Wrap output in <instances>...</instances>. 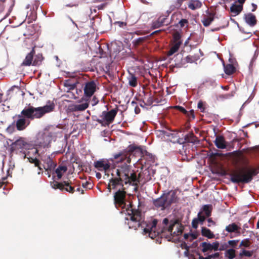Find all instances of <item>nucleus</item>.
Listing matches in <instances>:
<instances>
[{"instance_id": "obj_49", "label": "nucleus", "mask_w": 259, "mask_h": 259, "mask_svg": "<svg viewBox=\"0 0 259 259\" xmlns=\"http://www.w3.org/2000/svg\"><path fill=\"white\" fill-rule=\"evenodd\" d=\"M207 221L209 223L207 225L208 227H211V225L214 226L215 225V223L211 218L208 219Z\"/></svg>"}, {"instance_id": "obj_19", "label": "nucleus", "mask_w": 259, "mask_h": 259, "mask_svg": "<svg viewBox=\"0 0 259 259\" xmlns=\"http://www.w3.org/2000/svg\"><path fill=\"white\" fill-rule=\"evenodd\" d=\"M34 53L35 52L34 49H32V50L26 55L24 60L23 61L22 63V65L30 66L32 63V61Z\"/></svg>"}, {"instance_id": "obj_39", "label": "nucleus", "mask_w": 259, "mask_h": 259, "mask_svg": "<svg viewBox=\"0 0 259 259\" xmlns=\"http://www.w3.org/2000/svg\"><path fill=\"white\" fill-rule=\"evenodd\" d=\"M184 237L185 239L189 240L190 241L196 238V236L192 234H185Z\"/></svg>"}, {"instance_id": "obj_6", "label": "nucleus", "mask_w": 259, "mask_h": 259, "mask_svg": "<svg viewBox=\"0 0 259 259\" xmlns=\"http://www.w3.org/2000/svg\"><path fill=\"white\" fill-rule=\"evenodd\" d=\"M37 156H40L41 160L44 162V167L46 170L51 171L53 170L56 166V164L54 163L49 155H40L39 154V152H38V154H34V157H28V159L30 162L34 163L36 166H38L39 161L37 159Z\"/></svg>"}, {"instance_id": "obj_33", "label": "nucleus", "mask_w": 259, "mask_h": 259, "mask_svg": "<svg viewBox=\"0 0 259 259\" xmlns=\"http://www.w3.org/2000/svg\"><path fill=\"white\" fill-rule=\"evenodd\" d=\"M52 187L53 189H59L61 190H64V183H59L57 182H55L53 184H52Z\"/></svg>"}, {"instance_id": "obj_13", "label": "nucleus", "mask_w": 259, "mask_h": 259, "mask_svg": "<svg viewBox=\"0 0 259 259\" xmlns=\"http://www.w3.org/2000/svg\"><path fill=\"white\" fill-rule=\"evenodd\" d=\"M117 114L115 109H112L108 112L103 111L102 113L103 119L108 122H112Z\"/></svg>"}, {"instance_id": "obj_18", "label": "nucleus", "mask_w": 259, "mask_h": 259, "mask_svg": "<svg viewBox=\"0 0 259 259\" xmlns=\"http://www.w3.org/2000/svg\"><path fill=\"white\" fill-rule=\"evenodd\" d=\"M215 146L219 149H225L226 148V143L223 136H217L214 141Z\"/></svg>"}, {"instance_id": "obj_17", "label": "nucleus", "mask_w": 259, "mask_h": 259, "mask_svg": "<svg viewBox=\"0 0 259 259\" xmlns=\"http://www.w3.org/2000/svg\"><path fill=\"white\" fill-rule=\"evenodd\" d=\"M244 19L246 23L250 26H253L256 24V21L255 17L252 13L245 14Z\"/></svg>"}, {"instance_id": "obj_50", "label": "nucleus", "mask_w": 259, "mask_h": 259, "mask_svg": "<svg viewBox=\"0 0 259 259\" xmlns=\"http://www.w3.org/2000/svg\"><path fill=\"white\" fill-rule=\"evenodd\" d=\"M186 60L188 63H192L194 61V59L192 58L191 56H187L186 58Z\"/></svg>"}, {"instance_id": "obj_4", "label": "nucleus", "mask_w": 259, "mask_h": 259, "mask_svg": "<svg viewBox=\"0 0 259 259\" xmlns=\"http://www.w3.org/2000/svg\"><path fill=\"white\" fill-rule=\"evenodd\" d=\"M30 145L27 143L25 139L23 138H20L15 142H12L10 144V153L12 154V153L16 152H18L20 151V152L24 154V158H27L30 157L29 155L32 154H38L39 150L36 148H33L30 149L27 153H26L25 150L29 149L30 148Z\"/></svg>"}, {"instance_id": "obj_53", "label": "nucleus", "mask_w": 259, "mask_h": 259, "mask_svg": "<svg viewBox=\"0 0 259 259\" xmlns=\"http://www.w3.org/2000/svg\"><path fill=\"white\" fill-rule=\"evenodd\" d=\"M179 108L180 110L182 112H183V113H186L187 112V111L186 110V109L185 108H184L183 107H179Z\"/></svg>"}, {"instance_id": "obj_55", "label": "nucleus", "mask_w": 259, "mask_h": 259, "mask_svg": "<svg viewBox=\"0 0 259 259\" xmlns=\"http://www.w3.org/2000/svg\"><path fill=\"white\" fill-rule=\"evenodd\" d=\"M12 142V141L10 139L7 140L6 143H4L5 146H6V145H9V143Z\"/></svg>"}, {"instance_id": "obj_9", "label": "nucleus", "mask_w": 259, "mask_h": 259, "mask_svg": "<svg viewBox=\"0 0 259 259\" xmlns=\"http://www.w3.org/2000/svg\"><path fill=\"white\" fill-rule=\"evenodd\" d=\"M162 196L167 207H169L172 203H176L178 201L176 192L175 191L171 190L165 193Z\"/></svg>"}, {"instance_id": "obj_29", "label": "nucleus", "mask_w": 259, "mask_h": 259, "mask_svg": "<svg viewBox=\"0 0 259 259\" xmlns=\"http://www.w3.org/2000/svg\"><path fill=\"white\" fill-rule=\"evenodd\" d=\"M224 67L225 72L228 75L232 74L235 70V68L232 64H224Z\"/></svg>"}, {"instance_id": "obj_30", "label": "nucleus", "mask_w": 259, "mask_h": 259, "mask_svg": "<svg viewBox=\"0 0 259 259\" xmlns=\"http://www.w3.org/2000/svg\"><path fill=\"white\" fill-rule=\"evenodd\" d=\"M202 210L204 212L206 217H208L211 215L212 205L210 204L204 205L202 207Z\"/></svg>"}, {"instance_id": "obj_36", "label": "nucleus", "mask_w": 259, "mask_h": 259, "mask_svg": "<svg viewBox=\"0 0 259 259\" xmlns=\"http://www.w3.org/2000/svg\"><path fill=\"white\" fill-rule=\"evenodd\" d=\"M64 189L69 192L72 193L73 192V188L70 185V184L67 181H64Z\"/></svg>"}, {"instance_id": "obj_42", "label": "nucleus", "mask_w": 259, "mask_h": 259, "mask_svg": "<svg viewBox=\"0 0 259 259\" xmlns=\"http://www.w3.org/2000/svg\"><path fill=\"white\" fill-rule=\"evenodd\" d=\"M188 23V21L187 19H183L179 21V24H180L181 27H183L185 26L186 24H187Z\"/></svg>"}, {"instance_id": "obj_3", "label": "nucleus", "mask_w": 259, "mask_h": 259, "mask_svg": "<svg viewBox=\"0 0 259 259\" xmlns=\"http://www.w3.org/2000/svg\"><path fill=\"white\" fill-rule=\"evenodd\" d=\"M55 105L53 103L49 102L43 107L35 108L32 106L24 108L22 111V114L24 115L27 118L34 119L41 117L46 113H49L53 110Z\"/></svg>"}, {"instance_id": "obj_28", "label": "nucleus", "mask_w": 259, "mask_h": 259, "mask_svg": "<svg viewBox=\"0 0 259 259\" xmlns=\"http://www.w3.org/2000/svg\"><path fill=\"white\" fill-rule=\"evenodd\" d=\"M128 81V84L132 87H135L137 85V77L133 74H130L129 76L127 77Z\"/></svg>"}, {"instance_id": "obj_43", "label": "nucleus", "mask_w": 259, "mask_h": 259, "mask_svg": "<svg viewBox=\"0 0 259 259\" xmlns=\"http://www.w3.org/2000/svg\"><path fill=\"white\" fill-rule=\"evenodd\" d=\"M249 245H250V242L248 240H243L241 241V242L240 243V246H243L246 247L249 246Z\"/></svg>"}, {"instance_id": "obj_54", "label": "nucleus", "mask_w": 259, "mask_h": 259, "mask_svg": "<svg viewBox=\"0 0 259 259\" xmlns=\"http://www.w3.org/2000/svg\"><path fill=\"white\" fill-rule=\"evenodd\" d=\"M117 23L120 27H122L123 25H125V23L123 22H117Z\"/></svg>"}, {"instance_id": "obj_14", "label": "nucleus", "mask_w": 259, "mask_h": 259, "mask_svg": "<svg viewBox=\"0 0 259 259\" xmlns=\"http://www.w3.org/2000/svg\"><path fill=\"white\" fill-rule=\"evenodd\" d=\"M89 106L87 102L78 104H72L69 106V109L72 111H82L85 110Z\"/></svg>"}, {"instance_id": "obj_40", "label": "nucleus", "mask_w": 259, "mask_h": 259, "mask_svg": "<svg viewBox=\"0 0 259 259\" xmlns=\"http://www.w3.org/2000/svg\"><path fill=\"white\" fill-rule=\"evenodd\" d=\"M219 244L218 241L213 242L211 244L212 250L218 251L219 249Z\"/></svg>"}, {"instance_id": "obj_48", "label": "nucleus", "mask_w": 259, "mask_h": 259, "mask_svg": "<svg viewBox=\"0 0 259 259\" xmlns=\"http://www.w3.org/2000/svg\"><path fill=\"white\" fill-rule=\"evenodd\" d=\"M197 107H198V108L200 109L202 112L204 111V108H203V104L202 102L200 101L198 102V103L197 104Z\"/></svg>"}, {"instance_id": "obj_47", "label": "nucleus", "mask_w": 259, "mask_h": 259, "mask_svg": "<svg viewBox=\"0 0 259 259\" xmlns=\"http://www.w3.org/2000/svg\"><path fill=\"white\" fill-rule=\"evenodd\" d=\"M82 187L85 188L91 189L92 187V184L88 182L82 183Z\"/></svg>"}, {"instance_id": "obj_52", "label": "nucleus", "mask_w": 259, "mask_h": 259, "mask_svg": "<svg viewBox=\"0 0 259 259\" xmlns=\"http://www.w3.org/2000/svg\"><path fill=\"white\" fill-rule=\"evenodd\" d=\"M135 113H136V114H138V113H140V109L138 107L136 106V107L135 108Z\"/></svg>"}, {"instance_id": "obj_45", "label": "nucleus", "mask_w": 259, "mask_h": 259, "mask_svg": "<svg viewBox=\"0 0 259 259\" xmlns=\"http://www.w3.org/2000/svg\"><path fill=\"white\" fill-rule=\"evenodd\" d=\"M238 242V240H229L227 243H228V245H230L234 247L237 245V243Z\"/></svg>"}, {"instance_id": "obj_41", "label": "nucleus", "mask_w": 259, "mask_h": 259, "mask_svg": "<svg viewBox=\"0 0 259 259\" xmlns=\"http://www.w3.org/2000/svg\"><path fill=\"white\" fill-rule=\"evenodd\" d=\"M144 37H139L137 39H134L133 42L134 45L137 46L140 44L144 40Z\"/></svg>"}, {"instance_id": "obj_58", "label": "nucleus", "mask_w": 259, "mask_h": 259, "mask_svg": "<svg viewBox=\"0 0 259 259\" xmlns=\"http://www.w3.org/2000/svg\"><path fill=\"white\" fill-rule=\"evenodd\" d=\"M219 30H220V28L219 27H217V28H215L214 29H212L211 31H218Z\"/></svg>"}, {"instance_id": "obj_44", "label": "nucleus", "mask_w": 259, "mask_h": 259, "mask_svg": "<svg viewBox=\"0 0 259 259\" xmlns=\"http://www.w3.org/2000/svg\"><path fill=\"white\" fill-rule=\"evenodd\" d=\"M198 223L199 222L198 221L196 218L194 219L192 222V226L193 228L197 229L198 227Z\"/></svg>"}, {"instance_id": "obj_37", "label": "nucleus", "mask_w": 259, "mask_h": 259, "mask_svg": "<svg viewBox=\"0 0 259 259\" xmlns=\"http://www.w3.org/2000/svg\"><path fill=\"white\" fill-rule=\"evenodd\" d=\"M228 248V244L227 243H221L219 244V250H227Z\"/></svg>"}, {"instance_id": "obj_61", "label": "nucleus", "mask_w": 259, "mask_h": 259, "mask_svg": "<svg viewBox=\"0 0 259 259\" xmlns=\"http://www.w3.org/2000/svg\"><path fill=\"white\" fill-rule=\"evenodd\" d=\"M93 99L94 100V103L93 104V105L94 106V105H96L98 103V101H96V100H95L96 98L95 97H94Z\"/></svg>"}, {"instance_id": "obj_32", "label": "nucleus", "mask_w": 259, "mask_h": 259, "mask_svg": "<svg viewBox=\"0 0 259 259\" xmlns=\"http://www.w3.org/2000/svg\"><path fill=\"white\" fill-rule=\"evenodd\" d=\"M225 255L228 259H233L235 257V251L233 248L228 249L226 250Z\"/></svg>"}, {"instance_id": "obj_59", "label": "nucleus", "mask_w": 259, "mask_h": 259, "mask_svg": "<svg viewBox=\"0 0 259 259\" xmlns=\"http://www.w3.org/2000/svg\"><path fill=\"white\" fill-rule=\"evenodd\" d=\"M96 177H97V178H98V179L101 178V174H100V173H99V172H98V173H97V174H96Z\"/></svg>"}, {"instance_id": "obj_38", "label": "nucleus", "mask_w": 259, "mask_h": 259, "mask_svg": "<svg viewBox=\"0 0 259 259\" xmlns=\"http://www.w3.org/2000/svg\"><path fill=\"white\" fill-rule=\"evenodd\" d=\"M198 218H196L198 221L202 225L205 220V217L201 215V212H199L197 215Z\"/></svg>"}, {"instance_id": "obj_31", "label": "nucleus", "mask_w": 259, "mask_h": 259, "mask_svg": "<svg viewBox=\"0 0 259 259\" xmlns=\"http://www.w3.org/2000/svg\"><path fill=\"white\" fill-rule=\"evenodd\" d=\"M114 158L115 159H117L118 158H120V160L121 161H125L127 163H130L131 162V158L129 156H126L124 154H115L114 156Z\"/></svg>"}, {"instance_id": "obj_46", "label": "nucleus", "mask_w": 259, "mask_h": 259, "mask_svg": "<svg viewBox=\"0 0 259 259\" xmlns=\"http://www.w3.org/2000/svg\"><path fill=\"white\" fill-rule=\"evenodd\" d=\"M15 128L14 125H10L7 128V132L9 134H11L13 132Z\"/></svg>"}, {"instance_id": "obj_25", "label": "nucleus", "mask_w": 259, "mask_h": 259, "mask_svg": "<svg viewBox=\"0 0 259 259\" xmlns=\"http://www.w3.org/2000/svg\"><path fill=\"white\" fill-rule=\"evenodd\" d=\"M202 6V3L198 0H193L189 2L188 4V8L192 10H196L200 8Z\"/></svg>"}, {"instance_id": "obj_23", "label": "nucleus", "mask_w": 259, "mask_h": 259, "mask_svg": "<svg viewBox=\"0 0 259 259\" xmlns=\"http://www.w3.org/2000/svg\"><path fill=\"white\" fill-rule=\"evenodd\" d=\"M201 234L203 236L209 239H212L215 237L214 234L209 229L204 227L201 228Z\"/></svg>"}, {"instance_id": "obj_22", "label": "nucleus", "mask_w": 259, "mask_h": 259, "mask_svg": "<svg viewBox=\"0 0 259 259\" xmlns=\"http://www.w3.org/2000/svg\"><path fill=\"white\" fill-rule=\"evenodd\" d=\"M67 166L65 165H60L56 168L55 173L57 175L58 180L62 178L63 175L67 171Z\"/></svg>"}, {"instance_id": "obj_10", "label": "nucleus", "mask_w": 259, "mask_h": 259, "mask_svg": "<svg viewBox=\"0 0 259 259\" xmlns=\"http://www.w3.org/2000/svg\"><path fill=\"white\" fill-rule=\"evenodd\" d=\"M169 12L167 11L165 15H162L159 16L158 19L153 21L152 24V27L153 29H156L160 27L161 26L167 25L168 23L167 20V16L169 15Z\"/></svg>"}, {"instance_id": "obj_35", "label": "nucleus", "mask_w": 259, "mask_h": 259, "mask_svg": "<svg viewBox=\"0 0 259 259\" xmlns=\"http://www.w3.org/2000/svg\"><path fill=\"white\" fill-rule=\"evenodd\" d=\"M239 254L240 257H250L252 255V252L244 249H242L240 251Z\"/></svg>"}, {"instance_id": "obj_21", "label": "nucleus", "mask_w": 259, "mask_h": 259, "mask_svg": "<svg viewBox=\"0 0 259 259\" xmlns=\"http://www.w3.org/2000/svg\"><path fill=\"white\" fill-rule=\"evenodd\" d=\"M214 20V15L213 14H209L205 15L202 20V23L205 27L208 26Z\"/></svg>"}, {"instance_id": "obj_27", "label": "nucleus", "mask_w": 259, "mask_h": 259, "mask_svg": "<svg viewBox=\"0 0 259 259\" xmlns=\"http://www.w3.org/2000/svg\"><path fill=\"white\" fill-rule=\"evenodd\" d=\"M201 248V250L203 252H205L208 251H212L211 244L208 242H203L200 244V245Z\"/></svg>"}, {"instance_id": "obj_1", "label": "nucleus", "mask_w": 259, "mask_h": 259, "mask_svg": "<svg viewBox=\"0 0 259 259\" xmlns=\"http://www.w3.org/2000/svg\"><path fill=\"white\" fill-rule=\"evenodd\" d=\"M113 178L110 180L108 185L109 192L111 189H118L114 194V200L116 207L121 209V213H124L126 217L125 222L129 228L135 230L140 229L142 233L148 235L152 239L160 235V233L167 232L172 237L168 238L169 241H173L176 239L173 237L181 235L182 230L178 228L179 224L176 221H170L167 218H165L162 222V227L157 229V220L153 219L151 221H143L142 213L138 209L133 208L130 201L125 199V192L123 189V182L125 184H130L134 186H137L139 179L136 174L131 170L129 165L126 163L122 164L117 168L112 170Z\"/></svg>"}, {"instance_id": "obj_16", "label": "nucleus", "mask_w": 259, "mask_h": 259, "mask_svg": "<svg viewBox=\"0 0 259 259\" xmlns=\"http://www.w3.org/2000/svg\"><path fill=\"white\" fill-rule=\"evenodd\" d=\"M196 141V137L193 134L190 133L185 136L184 139H181V140H178V143L181 144L184 143H195Z\"/></svg>"}, {"instance_id": "obj_8", "label": "nucleus", "mask_w": 259, "mask_h": 259, "mask_svg": "<svg viewBox=\"0 0 259 259\" xmlns=\"http://www.w3.org/2000/svg\"><path fill=\"white\" fill-rule=\"evenodd\" d=\"M94 165L99 171L106 172L111 166L109 160L106 159H102L94 162Z\"/></svg>"}, {"instance_id": "obj_24", "label": "nucleus", "mask_w": 259, "mask_h": 259, "mask_svg": "<svg viewBox=\"0 0 259 259\" xmlns=\"http://www.w3.org/2000/svg\"><path fill=\"white\" fill-rule=\"evenodd\" d=\"M181 44L182 42L181 41L177 40L168 51L167 53L168 56H171L176 52H177L178 51Z\"/></svg>"}, {"instance_id": "obj_5", "label": "nucleus", "mask_w": 259, "mask_h": 259, "mask_svg": "<svg viewBox=\"0 0 259 259\" xmlns=\"http://www.w3.org/2000/svg\"><path fill=\"white\" fill-rule=\"evenodd\" d=\"M52 130L53 127H50L39 132L36 135L35 146L43 148L48 147L54 136V132Z\"/></svg>"}, {"instance_id": "obj_11", "label": "nucleus", "mask_w": 259, "mask_h": 259, "mask_svg": "<svg viewBox=\"0 0 259 259\" xmlns=\"http://www.w3.org/2000/svg\"><path fill=\"white\" fill-rule=\"evenodd\" d=\"M96 89V84L94 81L86 82L83 88L84 95L87 97H91Z\"/></svg>"}, {"instance_id": "obj_57", "label": "nucleus", "mask_w": 259, "mask_h": 259, "mask_svg": "<svg viewBox=\"0 0 259 259\" xmlns=\"http://www.w3.org/2000/svg\"><path fill=\"white\" fill-rule=\"evenodd\" d=\"M252 6L253 7V9L252 10V11L253 12L256 9V5L254 4H252Z\"/></svg>"}, {"instance_id": "obj_62", "label": "nucleus", "mask_w": 259, "mask_h": 259, "mask_svg": "<svg viewBox=\"0 0 259 259\" xmlns=\"http://www.w3.org/2000/svg\"><path fill=\"white\" fill-rule=\"evenodd\" d=\"M3 139H4V136L2 134H0V140H2Z\"/></svg>"}, {"instance_id": "obj_64", "label": "nucleus", "mask_w": 259, "mask_h": 259, "mask_svg": "<svg viewBox=\"0 0 259 259\" xmlns=\"http://www.w3.org/2000/svg\"><path fill=\"white\" fill-rule=\"evenodd\" d=\"M2 101V94H0V103H1Z\"/></svg>"}, {"instance_id": "obj_63", "label": "nucleus", "mask_w": 259, "mask_h": 259, "mask_svg": "<svg viewBox=\"0 0 259 259\" xmlns=\"http://www.w3.org/2000/svg\"><path fill=\"white\" fill-rule=\"evenodd\" d=\"M199 259H209L207 257H203L202 256H199Z\"/></svg>"}, {"instance_id": "obj_15", "label": "nucleus", "mask_w": 259, "mask_h": 259, "mask_svg": "<svg viewBox=\"0 0 259 259\" xmlns=\"http://www.w3.org/2000/svg\"><path fill=\"white\" fill-rule=\"evenodd\" d=\"M153 203L155 207L160 208L161 210H164L168 207L162 195L160 198L154 200Z\"/></svg>"}, {"instance_id": "obj_60", "label": "nucleus", "mask_w": 259, "mask_h": 259, "mask_svg": "<svg viewBox=\"0 0 259 259\" xmlns=\"http://www.w3.org/2000/svg\"><path fill=\"white\" fill-rule=\"evenodd\" d=\"M184 254H185V256H186V257H187V256H188V249L184 251Z\"/></svg>"}, {"instance_id": "obj_26", "label": "nucleus", "mask_w": 259, "mask_h": 259, "mask_svg": "<svg viewBox=\"0 0 259 259\" xmlns=\"http://www.w3.org/2000/svg\"><path fill=\"white\" fill-rule=\"evenodd\" d=\"M239 229L240 227L235 223H232L226 227L225 230L228 233L239 232Z\"/></svg>"}, {"instance_id": "obj_2", "label": "nucleus", "mask_w": 259, "mask_h": 259, "mask_svg": "<svg viewBox=\"0 0 259 259\" xmlns=\"http://www.w3.org/2000/svg\"><path fill=\"white\" fill-rule=\"evenodd\" d=\"M259 172V169H245L239 168L233 170L229 174L230 181L233 183H248L252 179L253 176Z\"/></svg>"}, {"instance_id": "obj_12", "label": "nucleus", "mask_w": 259, "mask_h": 259, "mask_svg": "<svg viewBox=\"0 0 259 259\" xmlns=\"http://www.w3.org/2000/svg\"><path fill=\"white\" fill-rule=\"evenodd\" d=\"M160 132L164 137H167L169 140L173 141L174 142H177L178 143V140H181V139L178 138V134L174 132L161 131Z\"/></svg>"}, {"instance_id": "obj_7", "label": "nucleus", "mask_w": 259, "mask_h": 259, "mask_svg": "<svg viewBox=\"0 0 259 259\" xmlns=\"http://www.w3.org/2000/svg\"><path fill=\"white\" fill-rule=\"evenodd\" d=\"M18 119L16 121V125L18 130L22 131L24 130L29 124V118H27L24 115L21 113L17 116Z\"/></svg>"}, {"instance_id": "obj_20", "label": "nucleus", "mask_w": 259, "mask_h": 259, "mask_svg": "<svg viewBox=\"0 0 259 259\" xmlns=\"http://www.w3.org/2000/svg\"><path fill=\"white\" fill-rule=\"evenodd\" d=\"M243 6L241 5H238L236 4V2L233 4L231 8V12L233 14V16H236L238 15L242 10Z\"/></svg>"}, {"instance_id": "obj_56", "label": "nucleus", "mask_w": 259, "mask_h": 259, "mask_svg": "<svg viewBox=\"0 0 259 259\" xmlns=\"http://www.w3.org/2000/svg\"><path fill=\"white\" fill-rule=\"evenodd\" d=\"M245 0H238V2L239 3V5H243V4L245 2Z\"/></svg>"}, {"instance_id": "obj_51", "label": "nucleus", "mask_w": 259, "mask_h": 259, "mask_svg": "<svg viewBox=\"0 0 259 259\" xmlns=\"http://www.w3.org/2000/svg\"><path fill=\"white\" fill-rule=\"evenodd\" d=\"M219 256V252H216V253H214L213 254H211V255H209V257H218Z\"/></svg>"}, {"instance_id": "obj_34", "label": "nucleus", "mask_w": 259, "mask_h": 259, "mask_svg": "<svg viewBox=\"0 0 259 259\" xmlns=\"http://www.w3.org/2000/svg\"><path fill=\"white\" fill-rule=\"evenodd\" d=\"M113 49L116 50V51L114 52H111L110 54V57H113L114 59H118L119 57L118 56V54H119V52H120V47L115 46V47H114Z\"/></svg>"}]
</instances>
